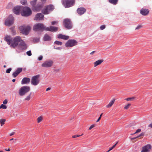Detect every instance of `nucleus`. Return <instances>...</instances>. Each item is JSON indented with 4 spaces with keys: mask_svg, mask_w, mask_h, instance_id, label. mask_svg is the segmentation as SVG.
Returning a JSON list of instances; mask_svg holds the SVG:
<instances>
[{
    "mask_svg": "<svg viewBox=\"0 0 152 152\" xmlns=\"http://www.w3.org/2000/svg\"><path fill=\"white\" fill-rule=\"evenodd\" d=\"M4 40L10 46L15 48L18 46L19 43L21 41V38L20 36H16L14 38L11 37L10 36H6Z\"/></svg>",
    "mask_w": 152,
    "mask_h": 152,
    "instance_id": "f257e3e1",
    "label": "nucleus"
},
{
    "mask_svg": "<svg viewBox=\"0 0 152 152\" xmlns=\"http://www.w3.org/2000/svg\"><path fill=\"white\" fill-rule=\"evenodd\" d=\"M21 15L22 16L27 17L30 16L32 14L31 10L30 8L27 7H23L22 10Z\"/></svg>",
    "mask_w": 152,
    "mask_h": 152,
    "instance_id": "f03ea898",
    "label": "nucleus"
},
{
    "mask_svg": "<svg viewBox=\"0 0 152 152\" xmlns=\"http://www.w3.org/2000/svg\"><path fill=\"white\" fill-rule=\"evenodd\" d=\"M46 26L44 25L41 23H38L35 24L33 27V30L36 31H43L45 30Z\"/></svg>",
    "mask_w": 152,
    "mask_h": 152,
    "instance_id": "7ed1b4c3",
    "label": "nucleus"
},
{
    "mask_svg": "<svg viewBox=\"0 0 152 152\" xmlns=\"http://www.w3.org/2000/svg\"><path fill=\"white\" fill-rule=\"evenodd\" d=\"M75 3V0H63L62 4L66 8L72 6Z\"/></svg>",
    "mask_w": 152,
    "mask_h": 152,
    "instance_id": "20e7f679",
    "label": "nucleus"
},
{
    "mask_svg": "<svg viewBox=\"0 0 152 152\" xmlns=\"http://www.w3.org/2000/svg\"><path fill=\"white\" fill-rule=\"evenodd\" d=\"M77 41L74 39L69 40L66 43L65 45L66 47H72L77 45Z\"/></svg>",
    "mask_w": 152,
    "mask_h": 152,
    "instance_id": "39448f33",
    "label": "nucleus"
},
{
    "mask_svg": "<svg viewBox=\"0 0 152 152\" xmlns=\"http://www.w3.org/2000/svg\"><path fill=\"white\" fill-rule=\"evenodd\" d=\"M19 29L23 34L27 35L30 31L31 28L29 26H22L19 27Z\"/></svg>",
    "mask_w": 152,
    "mask_h": 152,
    "instance_id": "423d86ee",
    "label": "nucleus"
},
{
    "mask_svg": "<svg viewBox=\"0 0 152 152\" xmlns=\"http://www.w3.org/2000/svg\"><path fill=\"white\" fill-rule=\"evenodd\" d=\"M39 75H37L33 77L31 79V84L34 86H36L38 85L39 82Z\"/></svg>",
    "mask_w": 152,
    "mask_h": 152,
    "instance_id": "0eeeda50",
    "label": "nucleus"
},
{
    "mask_svg": "<svg viewBox=\"0 0 152 152\" xmlns=\"http://www.w3.org/2000/svg\"><path fill=\"white\" fill-rule=\"evenodd\" d=\"M13 23V17L12 15L9 16L5 21V24L7 26H10Z\"/></svg>",
    "mask_w": 152,
    "mask_h": 152,
    "instance_id": "6e6552de",
    "label": "nucleus"
},
{
    "mask_svg": "<svg viewBox=\"0 0 152 152\" xmlns=\"http://www.w3.org/2000/svg\"><path fill=\"white\" fill-rule=\"evenodd\" d=\"M30 87L28 86H24L22 87L20 89L19 93L20 95L25 94L30 90Z\"/></svg>",
    "mask_w": 152,
    "mask_h": 152,
    "instance_id": "1a4fd4ad",
    "label": "nucleus"
},
{
    "mask_svg": "<svg viewBox=\"0 0 152 152\" xmlns=\"http://www.w3.org/2000/svg\"><path fill=\"white\" fill-rule=\"evenodd\" d=\"M64 24L65 27L67 29H70L72 27L70 20L69 19H65L64 20Z\"/></svg>",
    "mask_w": 152,
    "mask_h": 152,
    "instance_id": "9d476101",
    "label": "nucleus"
},
{
    "mask_svg": "<svg viewBox=\"0 0 152 152\" xmlns=\"http://www.w3.org/2000/svg\"><path fill=\"white\" fill-rule=\"evenodd\" d=\"M53 64V62L52 60H48L43 63L41 66L42 67L45 68L50 67L52 66Z\"/></svg>",
    "mask_w": 152,
    "mask_h": 152,
    "instance_id": "9b49d317",
    "label": "nucleus"
},
{
    "mask_svg": "<svg viewBox=\"0 0 152 152\" xmlns=\"http://www.w3.org/2000/svg\"><path fill=\"white\" fill-rule=\"evenodd\" d=\"M151 148V146L150 144L147 145L143 147L142 148V152H149Z\"/></svg>",
    "mask_w": 152,
    "mask_h": 152,
    "instance_id": "f8f14e48",
    "label": "nucleus"
},
{
    "mask_svg": "<svg viewBox=\"0 0 152 152\" xmlns=\"http://www.w3.org/2000/svg\"><path fill=\"white\" fill-rule=\"evenodd\" d=\"M22 6H17L14 8L13 11L16 14H19V13L22 12Z\"/></svg>",
    "mask_w": 152,
    "mask_h": 152,
    "instance_id": "ddd939ff",
    "label": "nucleus"
},
{
    "mask_svg": "<svg viewBox=\"0 0 152 152\" xmlns=\"http://www.w3.org/2000/svg\"><path fill=\"white\" fill-rule=\"evenodd\" d=\"M45 31L52 32H56L58 30V28L53 26H50V27H47L45 28Z\"/></svg>",
    "mask_w": 152,
    "mask_h": 152,
    "instance_id": "4468645a",
    "label": "nucleus"
},
{
    "mask_svg": "<svg viewBox=\"0 0 152 152\" xmlns=\"http://www.w3.org/2000/svg\"><path fill=\"white\" fill-rule=\"evenodd\" d=\"M140 12L141 14L144 16L148 15L149 12V11L148 9L144 8H142L140 10Z\"/></svg>",
    "mask_w": 152,
    "mask_h": 152,
    "instance_id": "2eb2a0df",
    "label": "nucleus"
},
{
    "mask_svg": "<svg viewBox=\"0 0 152 152\" xmlns=\"http://www.w3.org/2000/svg\"><path fill=\"white\" fill-rule=\"evenodd\" d=\"M22 68H18L16 71L12 73V75L14 77H16L22 72Z\"/></svg>",
    "mask_w": 152,
    "mask_h": 152,
    "instance_id": "dca6fc26",
    "label": "nucleus"
},
{
    "mask_svg": "<svg viewBox=\"0 0 152 152\" xmlns=\"http://www.w3.org/2000/svg\"><path fill=\"white\" fill-rule=\"evenodd\" d=\"M44 15L41 13L37 14L35 16V20H42L43 19Z\"/></svg>",
    "mask_w": 152,
    "mask_h": 152,
    "instance_id": "f3484780",
    "label": "nucleus"
},
{
    "mask_svg": "<svg viewBox=\"0 0 152 152\" xmlns=\"http://www.w3.org/2000/svg\"><path fill=\"white\" fill-rule=\"evenodd\" d=\"M19 44V46L22 49L25 50L26 49L27 46L25 42L21 39V41Z\"/></svg>",
    "mask_w": 152,
    "mask_h": 152,
    "instance_id": "a211bd4d",
    "label": "nucleus"
},
{
    "mask_svg": "<svg viewBox=\"0 0 152 152\" xmlns=\"http://www.w3.org/2000/svg\"><path fill=\"white\" fill-rule=\"evenodd\" d=\"M30 82V79L28 77H24L22 80L21 83L22 84H27L29 83Z\"/></svg>",
    "mask_w": 152,
    "mask_h": 152,
    "instance_id": "6ab92c4d",
    "label": "nucleus"
},
{
    "mask_svg": "<svg viewBox=\"0 0 152 152\" xmlns=\"http://www.w3.org/2000/svg\"><path fill=\"white\" fill-rule=\"evenodd\" d=\"M58 37L59 38L62 39L64 40H67L69 38L68 36L64 35L61 34H59L58 35Z\"/></svg>",
    "mask_w": 152,
    "mask_h": 152,
    "instance_id": "aec40b11",
    "label": "nucleus"
},
{
    "mask_svg": "<svg viewBox=\"0 0 152 152\" xmlns=\"http://www.w3.org/2000/svg\"><path fill=\"white\" fill-rule=\"evenodd\" d=\"M42 6L43 5L41 4L37 5L36 6L34 7L33 10L35 11H39L42 8Z\"/></svg>",
    "mask_w": 152,
    "mask_h": 152,
    "instance_id": "412c9836",
    "label": "nucleus"
},
{
    "mask_svg": "<svg viewBox=\"0 0 152 152\" xmlns=\"http://www.w3.org/2000/svg\"><path fill=\"white\" fill-rule=\"evenodd\" d=\"M86 10L83 8H78L77 10V13L80 15H82L86 12Z\"/></svg>",
    "mask_w": 152,
    "mask_h": 152,
    "instance_id": "4be33fe9",
    "label": "nucleus"
},
{
    "mask_svg": "<svg viewBox=\"0 0 152 152\" xmlns=\"http://www.w3.org/2000/svg\"><path fill=\"white\" fill-rule=\"evenodd\" d=\"M103 61V60L100 59L96 61L94 63V67H96L98 65H100Z\"/></svg>",
    "mask_w": 152,
    "mask_h": 152,
    "instance_id": "5701e85b",
    "label": "nucleus"
},
{
    "mask_svg": "<svg viewBox=\"0 0 152 152\" xmlns=\"http://www.w3.org/2000/svg\"><path fill=\"white\" fill-rule=\"evenodd\" d=\"M30 96H22V99L23 101H28L31 99Z\"/></svg>",
    "mask_w": 152,
    "mask_h": 152,
    "instance_id": "b1692460",
    "label": "nucleus"
},
{
    "mask_svg": "<svg viewBox=\"0 0 152 152\" xmlns=\"http://www.w3.org/2000/svg\"><path fill=\"white\" fill-rule=\"evenodd\" d=\"M43 40L45 41H49L51 40V37L47 34H45L43 37Z\"/></svg>",
    "mask_w": 152,
    "mask_h": 152,
    "instance_id": "393cba45",
    "label": "nucleus"
},
{
    "mask_svg": "<svg viewBox=\"0 0 152 152\" xmlns=\"http://www.w3.org/2000/svg\"><path fill=\"white\" fill-rule=\"evenodd\" d=\"M115 99H113L106 106V107L107 108H109L110 107L113 105V104H114L115 101Z\"/></svg>",
    "mask_w": 152,
    "mask_h": 152,
    "instance_id": "a878e982",
    "label": "nucleus"
},
{
    "mask_svg": "<svg viewBox=\"0 0 152 152\" xmlns=\"http://www.w3.org/2000/svg\"><path fill=\"white\" fill-rule=\"evenodd\" d=\"M45 7L50 12L52 11L54 9V6L52 5H48Z\"/></svg>",
    "mask_w": 152,
    "mask_h": 152,
    "instance_id": "bb28decb",
    "label": "nucleus"
},
{
    "mask_svg": "<svg viewBox=\"0 0 152 152\" xmlns=\"http://www.w3.org/2000/svg\"><path fill=\"white\" fill-rule=\"evenodd\" d=\"M49 12V11L48 10L46 7L42 10V13L45 15L48 14Z\"/></svg>",
    "mask_w": 152,
    "mask_h": 152,
    "instance_id": "cd10ccee",
    "label": "nucleus"
},
{
    "mask_svg": "<svg viewBox=\"0 0 152 152\" xmlns=\"http://www.w3.org/2000/svg\"><path fill=\"white\" fill-rule=\"evenodd\" d=\"M43 117L42 116H40L38 117L37 119V123H39L42 122L43 120Z\"/></svg>",
    "mask_w": 152,
    "mask_h": 152,
    "instance_id": "c85d7f7f",
    "label": "nucleus"
},
{
    "mask_svg": "<svg viewBox=\"0 0 152 152\" xmlns=\"http://www.w3.org/2000/svg\"><path fill=\"white\" fill-rule=\"evenodd\" d=\"M136 99V97L135 96L130 97L129 98H128L125 99V100H126L127 101H133L134 100Z\"/></svg>",
    "mask_w": 152,
    "mask_h": 152,
    "instance_id": "c756f323",
    "label": "nucleus"
},
{
    "mask_svg": "<svg viewBox=\"0 0 152 152\" xmlns=\"http://www.w3.org/2000/svg\"><path fill=\"white\" fill-rule=\"evenodd\" d=\"M118 1V0H109V1L110 3L116 4Z\"/></svg>",
    "mask_w": 152,
    "mask_h": 152,
    "instance_id": "7c9ffc66",
    "label": "nucleus"
},
{
    "mask_svg": "<svg viewBox=\"0 0 152 152\" xmlns=\"http://www.w3.org/2000/svg\"><path fill=\"white\" fill-rule=\"evenodd\" d=\"M6 121V120L4 119H0V123L1 126H2L4 124V122Z\"/></svg>",
    "mask_w": 152,
    "mask_h": 152,
    "instance_id": "2f4dec72",
    "label": "nucleus"
},
{
    "mask_svg": "<svg viewBox=\"0 0 152 152\" xmlns=\"http://www.w3.org/2000/svg\"><path fill=\"white\" fill-rule=\"evenodd\" d=\"M20 2L23 5H26L27 4L26 0H21Z\"/></svg>",
    "mask_w": 152,
    "mask_h": 152,
    "instance_id": "473e14b6",
    "label": "nucleus"
},
{
    "mask_svg": "<svg viewBox=\"0 0 152 152\" xmlns=\"http://www.w3.org/2000/svg\"><path fill=\"white\" fill-rule=\"evenodd\" d=\"M54 44L58 45H62V43L61 42L58 41H56L55 42H54Z\"/></svg>",
    "mask_w": 152,
    "mask_h": 152,
    "instance_id": "72a5a7b5",
    "label": "nucleus"
},
{
    "mask_svg": "<svg viewBox=\"0 0 152 152\" xmlns=\"http://www.w3.org/2000/svg\"><path fill=\"white\" fill-rule=\"evenodd\" d=\"M131 105V104L130 103L126 105L124 107V109L126 110L128 109L130 106Z\"/></svg>",
    "mask_w": 152,
    "mask_h": 152,
    "instance_id": "f704fd0d",
    "label": "nucleus"
},
{
    "mask_svg": "<svg viewBox=\"0 0 152 152\" xmlns=\"http://www.w3.org/2000/svg\"><path fill=\"white\" fill-rule=\"evenodd\" d=\"M7 108V107L3 104H1L0 106V109L2 108L4 109H5Z\"/></svg>",
    "mask_w": 152,
    "mask_h": 152,
    "instance_id": "c9c22d12",
    "label": "nucleus"
},
{
    "mask_svg": "<svg viewBox=\"0 0 152 152\" xmlns=\"http://www.w3.org/2000/svg\"><path fill=\"white\" fill-rule=\"evenodd\" d=\"M115 147V145H114L112 147L110 148L109 150L106 152H109L112 150Z\"/></svg>",
    "mask_w": 152,
    "mask_h": 152,
    "instance_id": "e433bc0d",
    "label": "nucleus"
},
{
    "mask_svg": "<svg viewBox=\"0 0 152 152\" xmlns=\"http://www.w3.org/2000/svg\"><path fill=\"white\" fill-rule=\"evenodd\" d=\"M83 135V134H82L81 135H74V136H73L72 137L73 138H76L77 137H80L81 136H82Z\"/></svg>",
    "mask_w": 152,
    "mask_h": 152,
    "instance_id": "4c0bfd02",
    "label": "nucleus"
},
{
    "mask_svg": "<svg viewBox=\"0 0 152 152\" xmlns=\"http://www.w3.org/2000/svg\"><path fill=\"white\" fill-rule=\"evenodd\" d=\"M26 54L28 56H31L32 55L31 52L30 50L26 52Z\"/></svg>",
    "mask_w": 152,
    "mask_h": 152,
    "instance_id": "58836bf2",
    "label": "nucleus"
},
{
    "mask_svg": "<svg viewBox=\"0 0 152 152\" xmlns=\"http://www.w3.org/2000/svg\"><path fill=\"white\" fill-rule=\"evenodd\" d=\"M142 27L141 25H139L138 26L135 28V30H138L140 29Z\"/></svg>",
    "mask_w": 152,
    "mask_h": 152,
    "instance_id": "ea45409f",
    "label": "nucleus"
},
{
    "mask_svg": "<svg viewBox=\"0 0 152 152\" xmlns=\"http://www.w3.org/2000/svg\"><path fill=\"white\" fill-rule=\"evenodd\" d=\"M12 70V68H9L8 69H7L6 70V72L7 73H9L11 70Z\"/></svg>",
    "mask_w": 152,
    "mask_h": 152,
    "instance_id": "a19ab883",
    "label": "nucleus"
},
{
    "mask_svg": "<svg viewBox=\"0 0 152 152\" xmlns=\"http://www.w3.org/2000/svg\"><path fill=\"white\" fill-rule=\"evenodd\" d=\"M144 135V134L143 133H141L139 136H137V137H134V138H133V139H135L136 138H138V137H140L141 136Z\"/></svg>",
    "mask_w": 152,
    "mask_h": 152,
    "instance_id": "79ce46f5",
    "label": "nucleus"
},
{
    "mask_svg": "<svg viewBox=\"0 0 152 152\" xmlns=\"http://www.w3.org/2000/svg\"><path fill=\"white\" fill-rule=\"evenodd\" d=\"M105 28V25H103L101 26L100 27V29L101 30H102L104 29Z\"/></svg>",
    "mask_w": 152,
    "mask_h": 152,
    "instance_id": "37998d69",
    "label": "nucleus"
},
{
    "mask_svg": "<svg viewBox=\"0 0 152 152\" xmlns=\"http://www.w3.org/2000/svg\"><path fill=\"white\" fill-rule=\"evenodd\" d=\"M95 126V125L94 124H92L89 127V130H91L92 128H94Z\"/></svg>",
    "mask_w": 152,
    "mask_h": 152,
    "instance_id": "c03bdc74",
    "label": "nucleus"
},
{
    "mask_svg": "<svg viewBox=\"0 0 152 152\" xmlns=\"http://www.w3.org/2000/svg\"><path fill=\"white\" fill-rule=\"evenodd\" d=\"M58 22L57 21H52L51 22V24H52V25H54L55 24H56Z\"/></svg>",
    "mask_w": 152,
    "mask_h": 152,
    "instance_id": "a18cd8bd",
    "label": "nucleus"
},
{
    "mask_svg": "<svg viewBox=\"0 0 152 152\" xmlns=\"http://www.w3.org/2000/svg\"><path fill=\"white\" fill-rule=\"evenodd\" d=\"M102 114H103L102 113V114H101V115H100V116H99V118H98V119H97V121H96V122H98L101 119V117H102Z\"/></svg>",
    "mask_w": 152,
    "mask_h": 152,
    "instance_id": "49530a36",
    "label": "nucleus"
},
{
    "mask_svg": "<svg viewBox=\"0 0 152 152\" xmlns=\"http://www.w3.org/2000/svg\"><path fill=\"white\" fill-rule=\"evenodd\" d=\"M141 131V130L140 129H137L136 131V132H135V133H134V134H136V133H137L138 132H140Z\"/></svg>",
    "mask_w": 152,
    "mask_h": 152,
    "instance_id": "de8ad7c7",
    "label": "nucleus"
},
{
    "mask_svg": "<svg viewBox=\"0 0 152 152\" xmlns=\"http://www.w3.org/2000/svg\"><path fill=\"white\" fill-rule=\"evenodd\" d=\"M42 58L43 57L42 56H41L38 57V59L39 61H41L42 59Z\"/></svg>",
    "mask_w": 152,
    "mask_h": 152,
    "instance_id": "09e8293b",
    "label": "nucleus"
},
{
    "mask_svg": "<svg viewBox=\"0 0 152 152\" xmlns=\"http://www.w3.org/2000/svg\"><path fill=\"white\" fill-rule=\"evenodd\" d=\"M7 103V99H5L3 102V103L4 104H6Z\"/></svg>",
    "mask_w": 152,
    "mask_h": 152,
    "instance_id": "8fccbe9b",
    "label": "nucleus"
},
{
    "mask_svg": "<svg viewBox=\"0 0 152 152\" xmlns=\"http://www.w3.org/2000/svg\"><path fill=\"white\" fill-rule=\"evenodd\" d=\"M15 134V132H13L10 134V136H12L13 135H14Z\"/></svg>",
    "mask_w": 152,
    "mask_h": 152,
    "instance_id": "3c124183",
    "label": "nucleus"
},
{
    "mask_svg": "<svg viewBox=\"0 0 152 152\" xmlns=\"http://www.w3.org/2000/svg\"><path fill=\"white\" fill-rule=\"evenodd\" d=\"M148 127L152 128V122L148 125Z\"/></svg>",
    "mask_w": 152,
    "mask_h": 152,
    "instance_id": "603ef678",
    "label": "nucleus"
},
{
    "mask_svg": "<svg viewBox=\"0 0 152 152\" xmlns=\"http://www.w3.org/2000/svg\"><path fill=\"white\" fill-rule=\"evenodd\" d=\"M56 49L58 50H61V48L60 47L58 48H55Z\"/></svg>",
    "mask_w": 152,
    "mask_h": 152,
    "instance_id": "864d4df0",
    "label": "nucleus"
},
{
    "mask_svg": "<svg viewBox=\"0 0 152 152\" xmlns=\"http://www.w3.org/2000/svg\"><path fill=\"white\" fill-rule=\"evenodd\" d=\"M95 52V51H93L91 53H90V54L91 55H93L94 53Z\"/></svg>",
    "mask_w": 152,
    "mask_h": 152,
    "instance_id": "5fc2aeb1",
    "label": "nucleus"
},
{
    "mask_svg": "<svg viewBox=\"0 0 152 152\" xmlns=\"http://www.w3.org/2000/svg\"><path fill=\"white\" fill-rule=\"evenodd\" d=\"M51 89V88H47L46 89V91H48L49 90H50Z\"/></svg>",
    "mask_w": 152,
    "mask_h": 152,
    "instance_id": "6e6d98bb",
    "label": "nucleus"
},
{
    "mask_svg": "<svg viewBox=\"0 0 152 152\" xmlns=\"http://www.w3.org/2000/svg\"><path fill=\"white\" fill-rule=\"evenodd\" d=\"M5 150L7 151H10V149L9 148L8 149H5Z\"/></svg>",
    "mask_w": 152,
    "mask_h": 152,
    "instance_id": "4d7b16f0",
    "label": "nucleus"
},
{
    "mask_svg": "<svg viewBox=\"0 0 152 152\" xmlns=\"http://www.w3.org/2000/svg\"><path fill=\"white\" fill-rule=\"evenodd\" d=\"M15 79H13L12 80V81L13 82H15Z\"/></svg>",
    "mask_w": 152,
    "mask_h": 152,
    "instance_id": "13d9d810",
    "label": "nucleus"
},
{
    "mask_svg": "<svg viewBox=\"0 0 152 152\" xmlns=\"http://www.w3.org/2000/svg\"><path fill=\"white\" fill-rule=\"evenodd\" d=\"M118 143V142H117L115 144V146L117 144V143Z\"/></svg>",
    "mask_w": 152,
    "mask_h": 152,
    "instance_id": "bf43d9fd",
    "label": "nucleus"
},
{
    "mask_svg": "<svg viewBox=\"0 0 152 152\" xmlns=\"http://www.w3.org/2000/svg\"><path fill=\"white\" fill-rule=\"evenodd\" d=\"M13 140V138H12L10 140H11H11Z\"/></svg>",
    "mask_w": 152,
    "mask_h": 152,
    "instance_id": "052dcab7",
    "label": "nucleus"
},
{
    "mask_svg": "<svg viewBox=\"0 0 152 152\" xmlns=\"http://www.w3.org/2000/svg\"><path fill=\"white\" fill-rule=\"evenodd\" d=\"M4 68H5V67H6V66L5 65H4Z\"/></svg>",
    "mask_w": 152,
    "mask_h": 152,
    "instance_id": "680f3d73",
    "label": "nucleus"
},
{
    "mask_svg": "<svg viewBox=\"0 0 152 152\" xmlns=\"http://www.w3.org/2000/svg\"><path fill=\"white\" fill-rule=\"evenodd\" d=\"M0 152H3L2 151H0Z\"/></svg>",
    "mask_w": 152,
    "mask_h": 152,
    "instance_id": "e2e57ef3",
    "label": "nucleus"
},
{
    "mask_svg": "<svg viewBox=\"0 0 152 152\" xmlns=\"http://www.w3.org/2000/svg\"><path fill=\"white\" fill-rule=\"evenodd\" d=\"M34 0V1H35H35H36L37 0Z\"/></svg>",
    "mask_w": 152,
    "mask_h": 152,
    "instance_id": "0e129e2a",
    "label": "nucleus"
}]
</instances>
